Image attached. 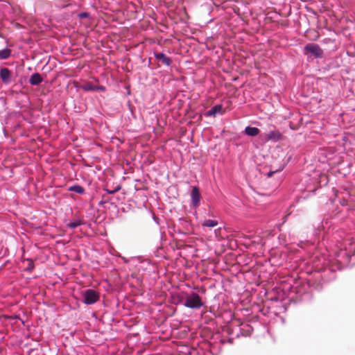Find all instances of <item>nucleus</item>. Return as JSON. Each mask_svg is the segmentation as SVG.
Instances as JSON below:
<instances>
[{"label": "nucleus", "instance_id": "obj_11", "mask_svg": "<svg viewBox=\"0 0 355 355\" xmlns=\"http://www.w3.org/2000/svg\"><path fill=\"white\" fill-rule=\"evenodd\" d=\"M282 136V134L277 131V130H272L269 132L266 137L268 140L272 141H277Z\"/></svg>", "mask_w": 355, "mask_h": 355}, {"label": "nucleus", "instance_id": "obj_12", "mask_svg": "<svg viewBox=\"0 0 355 355\" xmlns=\"http://www.w3.org/2000/svg\"><path fill=\"white\" fill-rule=\"evenodd\" d=\"M260 130L256 127L247 126L245 128L244 132L250 137H255L259 133Z\"/></svg>", "mask_w": 355, "mask_h": 355}, {"label": "nucleus", "instance_id": "obj_25", "mask_svg": "<svg viewBox=\"0 0 355 355\" xmlns=\"http://www.w3.org/2000/svg\"><path fill=\"white\" fill-rule=\"evenodd\" d=\"M153 219H154L155 220H157V218H156V217H155V216H153Z\"/></svg>", "mask_w": 355, "mask_h": 355}, {"label": "nucleus", "instance_id": "obj_21", "mask_svg": "<svg viewBox=\"0 0 355 355\" xmlns=\"http://www.w3.org/2000/svg\"><path fill=\"white\" fill-rule=\"evenodd\" d=\"M96 87H97V91H98V90L105 91V87L103 86H96Z\"/></svg>", "mask_w": 355, "mask_h": 355}, {"label": "nucleus", "instance_id": "obj_8", "mask_svg": "<svg viewBox=\"0 0 355 355\" xmlns=\"http://www.w3.org/2000/svg\"><path fill=\"white\" fill-rule=\"evenodd\" d=\"M0 77L2 81L8 84L10 82L11 73L8 68H2L0 70Z\"/></svg>", "mask_w": 355, "mask_h": 355}, {"label": "nucleus", "instance_id": "obj_18", "mask_svg": "<svg viewBox=\"0 0 355 355\" xmlns=\"http://www.w3.org/2000/svg\"><path fill=\"white\" fill-rule=\"evenodd\" d=\"M121 189V187L120 186H117L114 189L112 190H110V189H105V191L109 193V194H114L116 192L119 191V190Z\"/></svg>", "mask_w": 355, "mask_h": 355}, {"label": "nucleus", "instance_id": "obj_15", "mask_svg": "<svg viewBox=\"0 0 355 355\" xmlns=\"http://www.w3.org/2000/svg\"><path fill=\"white\" fill-rule=\"evenodd\" d=\"M218 223L216 220H205L202 223V225L203 227H214L218 225Z\"/></svg>", "mask_w": 355, "mask_h": 355}, {"label": "nucleus", "instance_id": "obj_4", "mask_svg": "<svg viewBox=\"0 0 355 355\" xmlns=\"http://www.w3.org/2000/svg\"><path fill=\"white\" fill-rule=\"evenodd\" d=\"M337 261L339 263V266H338V270H341L349 263V259L351 257L349 252L341 250L337 255Z\"/></svg>", "mask_w": 355, "mask_h": 355}, {"label": "nucleus", "instance_id": "obj_17", "mask_svg": "<svg viewBox=\"0 0 355 355\" xmlns=\"http://www.w3.org/2000/svg\"><path fill=\"white\" fill-rule=\"evenodd\" d=\"M82 224H83L82 221L80 219H77L73 221L69 222L67 224V227L71 230H73Z\"/></svg>", "mask_w": 355, "mask_h": 355}, {"label": "nucleus", "instance_id": "obj_20", "mask_svg": "<svg viewBox=\"0 0 355 355\" xmlns=\"http://www.w3.org/2000/svg\"><path fill=\"white\" fill-rule=\"evenodd\" d=\"M252 331V327H248V329L246 330V333L245 334V336H249L250 335L251 332Z\"/></svg>", "mask_w": 355, "mask_h": 355}, {"label": "nucleus", "instance_id": "obj_5", "mask_svg": "<svg viewBox=\"0 0 355 355\" xmlns=\"http://www.w3.org/2000/svg\"><path fill=\"white\" fill-rule=\"evenodd\" d=\"M304 51L307 53H310L313 55L315 58H321L323 54V51L319 45L315 44H308L304 46Z\"/></svg>", "mask_w": 355, "mask_h": 355}, {"label": "nucleus", "instance_id": "obj_3", "mask_svg": "<svg viewBox=\"0 0 355 355\" xmlns=\"http://www.w3.org/2000/svg\"><path fill=\"white\" fill-rule=\"evenodd\" d=\"M326 263L324 261V259H323L322 263H321L320 259H319L318 262L316 261H314L313 267L315 270V279H321L323 282L327 281V279L324 277V275H320V272L321 271H323L324 272H326L327 269L325 268ZM328 270H334V269L328 268Z\"/></svg>", "mask_w": 355, "mask_h": 355}, {"label": "nucleus", "instance_id": "obj_7", "mask_svg": "<svg viewBox=\"0 0 355 355\" xmlns=\"http://www.w3.org/2000/svg\"><path fill=\"white\" fill-rule=\"evenodd\" d=\"M154 55L155 58L159 61L162 62L166 66H170L171 64L172 61L171 58L166 56L164 53L155 52L154 53Z\"/></svg>", "mask_w": 355, "mask_h": 355}, {"label": "nucleus", "instance_id": "obj_6", "mask_svg": "<svg viewBox=\"0 0 355 355\" xmlns=\"http://www.w3.org/2000/svg\"><path fill=\"white\" fill-rule=\"evenodd\" d=\"M191 203L194 207H197L200 204V193L197 187H193L191 192Z\"/></svg>", "mask_w": 355, "mask_h": 355}, {"label": "nucleus", "instance_id": "obj_16", "mask_svg": "<svg viewBox=\"0 0 355 355\" xmlns=\"http://www.w3.org/2000/svg\"><path fill=\"white\" fill-rule=\"evenodd\" d=\"M11 54V50L9 49H4L2 50H0V58L3 60H6L10 56Z\"/></svg>", "mask_w": 355, "mask_h": 355}, {"label": "nucleus", "instance_id": "obj_10", "mask_svg": "<svg viewBox=\"0 0 355 355\" xmlns=\"http://www.w3.org/2000/svg\"><path fill=\"white\" fill-rule=\"evenodd\" d=\"M222 105H216L205 113L206 116H215L222 112Z\"/></svg>", "mask_w": 355, "mask_h": 355}, {"label": "nucleus", "instance_id": "obj_22", "mask_svg": "<svg viewBox=\"0 0 355 355\" xmlns=\"http://www.w3.org/2000/svg\"><path fill=\"white\" fill-rule=\"evenodd\" d=\"M275 173V171H270L268 173V177H271L273 173Z\"/></svg>", "mask_w": 355, "mask_h": 355}, {"label": "nucleus", "instance_id": "obj_1", "mask_svg": "<svg viewBox=\"0 0 355 355\" xmlns=\"http://www.w3.org/2000/svg\"><path fill=\"white\" fill-rule=\"evenodd\" d=\"M183 305L187 308L198 309L202 307L204 303L198 293L191 292L187 294Z\"/></svg>", "mask_w": 355, "mask_h": 355}, {"label": "nucleus", "instance_id": "obj_9", "mask_svg": "<svg viewBox=\"0 0 355 355\" xmlns=\"http://www.w3.org/2000/svg\"><path fill=\"white\" fill-rule=\"evenodd\" d=\"M42 81L43 78L39 73L32 74L29 79V83L32 85H38Z\"/></svg>", "mask_w": 355, "mask_h": 355}, {"label": "nucleus", "instance_id": "obj_13", "mask_svg": "<svg viewBox=\"0 0 355 355\" xmlns=\"http://www.w3.org/2000/svg\"><path fill=\"white\" fill-rule=\"evenodd\" d=\"M68 190L79 194H83L85 192L84 188L78 184H74L71 186Z\"/></svg>", "mask_w": 355, "mask_h": 355}, {"label": "nucleus", "instance_id": "obj_2", "mask_svg": "<svg viewBox=\"0 0 355 355\" xmlns=\"http://www.w3.org/2000/svg\"><path fill=\"white\" fill-rule=\"evenodd\" d=\"M82 295L83 297V303L87 305L94 304L99 299L98 293L92 289L85 290L82 293Z\"/></svg>", "mask_w": 355, "mask_h": 355}, {"label": "nucleus", "instance_id": "obj_14", "mask_svg": "<svg viewBox=\"0 0 355 355\" xmlns=\"http://www.w3.org/2000/svg\"><path fill=\"white\" fill-rule=\"evenodd\" d=\"M81 89L85 92H96L97 91V87H96V85H94L89 83H87L81 86Z\"/></svg>", "mask_w": 355, "mask_h": 355}, {"label": "nucleus", "instance_id": "obj_23", "mask_svg": "<svg viewBox=\"0 0 355 355\" xmlns=\"http://www.w3.org/2000/svg\"><path fill=\"white\" fill-rule=\"evenodd\" d=\"M321 283L320 282L316 286H315V288L316 289H320L321 288Z\"/></svg>", "mask_w": 355, "mask_h": 355}, {"label": "nucleus", "instance_id": "obj_24", "mask_svg": "<svg viewBox=\"0 0 355 355\" xmlns=\"http://www.w3.org/2000/svg\"><path fill=\"white\" fill-rule=\"evenodd\" d=\"M80 16L81 17H86V16H87V13H85V12L81 13V14L80 15Z\"/></svg>", "mask_w": 355, "mask_h": 355}, {"label": "nucleus", "instance_id": "obj_19", "mask_svg": "<svg viewBox=\"0 0 355 355\" xmlns=\"http://www.w3.org/2000/svg\"><path fill=\"white\" fill-rule=\"evenodd\" d=\"M118 257H120L123 261V262L125 263H129V259H127V258H125V257H123V256H121L120 254H119Z\"/></svg>", "mask_w": 355, "mask_h": 355}]
</instances>
